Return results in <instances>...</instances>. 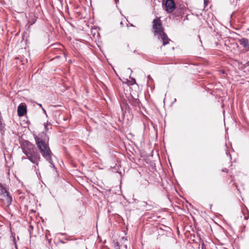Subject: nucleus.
Returning <instances> with one entry per match:
<instances>
[{
  "label": "nucleus",
  "mask_w": 249,
  "mask_h": 249,
  "mask_svg": "<svg viewBox=\"0 0 249 249\" xmlns=\"http://www.w3.org/2000/svg\"><path fill=\"white\" fill-rule=\"evenodd\" d=\"M147 78H148V79H151V76H150V75H148V76H147Z\"/></svg>",
  "instance_id": "12"
},
{
  "label": "nucleus",
  "mask_w": 249,
  "mask_h": 249,
  "mask_svg": "<svg viewBox=\"0 0 249 249\" xmlns=\"http://www.w3.org/2000/svg\"><path fill=\"white\" fill-rule=\"evenodd\" d=\"M153 28L154 30L155 36H158L159 39L162 41L163 45L165 46L169 43V39L163 32L161 23L159 18H157L153 20Z\"/></svg>",
  "instance_id": "3"
},
{
  "label": "nucleus",
  "mask_w": 249,
  "mask_h": 249,
  "mask_svg": "<svg viewBox=\"0 0 249 249\" xmlns=\"http://www.w3.org/2000/svg\"><path fill=\"white\" fill-rule=\"evenodd\" d=\"M26 113V106L24 104H20L18 107V114L19 116H23Z\"/></svg>",
  "instance_id": "6"
},
{
  "label": "nucleus",
  "mask_w": 249,
  "mask_h": 249,
  "mask_svg": "<svg viewBox=\"0 0 249 249\" xmlns=\"http://www.w3.org/2000/svg\"><path fill=\"white\" fill-rule=\"evenodd\" d=\"M23 153L27 158L33 163L38 165L40 160L39 154L37 152L34 146L30 143H27V146L22 147Z\"/></svg>",
  "instance_id": "1"
},
{
  "label": "nucleus",
  "mask_w": 249,
  "mask_h": 249,
  "mask_svg": "<svg viewBox=\"0 0 249 249\" xmlns=\"http://www.w3.org/2000/svg\"><path fill=\"white\" fill-rule=\"evenodd\" d=\"M42 109H43L44 112H45V110L43 108H42Z\"/></svg>",
  "instance_id": "16"
},
{
  "label": "nucleus",
  "mask_w": 249,
  "mask_h": 249,
  "mask_svg": "<svg viewBox=\"0 0 249 249\" xmlns=\"http://www.w3.org/2000/svg\"><path fill=\"white\" fill-rule=\"evenodd\" d=\"M222 171L223 172H228V169H227L226 168H225V169H222Z\"/></svg>",
  "instance_id": "10"
},
{
  "label": "nucleus",
  "mask_w": 249,
  "mask_h": 249,
  "mask_svg": "<svg viewBox=\"0 0 249 249\" xmlns=\"http://www.w3.org/2000/svg\"><path fill=\"white\" fill-rule=\"evenodd\" d=\"M132 83L131 84V85H133L135 83H136V81H135V79L134 78H132Z\"/></svg>",
  "instance_id": "9"
},
{
  "label": "nucleus",
  "mask_w": 249,
  "mask_h": 249,
  "mask_svg": "<svg viewBox=\"0 0 249 249\" xmlns=\"http://www.w3.org/2000/svg\"><path fill=\"white\" fill-rule=\"evenodd\" d=\"M35 170H36L37 171V170H38V169L36 168V166H35Z\"/></svg>",
  "instance_id": "13"
},
{
  "label": "nucleus",
  "mask_w": 249,
  "mask_h": 249,
  "mask_svg": "<svg viewBox=\"0 0 249 249\" xmlns=\"http://www.w3.org/2000/svg\"><path fill=\"white\" fill-rule=\"evenodd\" d=\"M239 42L242 45L246 51L249 50V42L248 39L242 38L239 40Z\"/></svg>",
  "instance_id": "7"
},
{
  "label": "nucleus",
  "mask_w": 249,
  "mask_h": 249,
  "mask_svg": "<svg viewBox=\"0 0 249 249\" xmlns=\"http://www.w3.org/2000/svg\"><path fill=\"white\" fill-rule=\"evenodd\" d=\"M8 193L6 188L4 187L0 183V196L4 195Z\"/></svg>",
  "instance_id": "8"
},
{
  "label": "nucleus",
  "mask_w": 249,
  "mask_h": 249,
  "mask_svg": "<svg viewBox=\"0 0 249 249\" xmlns=\"http://www.w3.org/2000/svg\"><path fill=\"white\" fill-rule=\"evenodd\" d=\"M35 139L37 146L39 149L42 156L54 167V165L52 160V153L49 147L48 144L38 137H36Z\"/></svg>",
  "instance_id": "2"
},
{
  "label": "nucleus",
  "mask_w": 249,
  "mask_h": 249,
  "mask_svg": "<svg viewBox=\"0 0 249 249\" xmlns=\"http://www.w3.org/2000/svg\"><path fill=\"white\" fill-rule=\"evenodd\" d=\"M39 106L41 107H42H42L41 104H39Z\"/></svg>",
  "instance_id": "14"
},
{
  "label": "nucleus",
  "mask_w": 249,
  "mask_h": 249,
  "mask_svg": "<svg viewBox=\"0 0 249 249\" xmlns=\"http://www.w3.org/2000/svg\"><path fill=\"white\" fill-rule=\"evenodd\" d=\"M0 198L2 202L6 206H9L11 204L12 201V197L8 193L5 194L3 196H0Z\"/></svg>",
  "instance_id": "5"
},
{
  "label": "nucleus",
  "mask_w": 249,
  "mask_h": 249,
  "mask_svg": "<svg viewBox=\"0 0 249 249\" xmlns=\"http://www.w3.org/2000/svg\"><path fill=\"white\" fill-rule=\"evenodd\" d=\"M120 24H121V25H122V24H123L122 22H121Z\"/></svg>",
  "instance_id": "17"
},
{
  "label": "nucleus",
  "mask_w": 249,
  "mask_h": 249,
  "mask_svg": "<svg viewBox=\"0 0 249 249\" xmlns=\"http://www.w3.org/2000/svg\"><path fill=\"white\" fill-rule=\"evenodd\" d=\"M201 248H202V249H205V245H204V244H202Z\"/></svg>",
  "instance_id": "11"
},
{
  "label": "nucleus",
  "mask_w": 249,
  "mask_h": 249,
  "mask_svg": "<svg viewBox=\"0 0 249 249\" xmlns=\"http://www.w3.org/2000/svg\"><path fill=\"white\" fill-rule=\"evenodd\" d=\"M176 5L174 0H166L165 3V10L168 13L172 12Z\"/></svg>",
  "instance_id": "4"
},
{
  "label": "nucleus",
  "mask_w": 249,
  "mask_h": 249,
  "mask_svg": "<svg viewBox=\"0 0 249 249\" xmlns=\"http://www.w3.org/2000/svg\"><path fill=\"white\" fill-rule=\"evenodd\" d=\"M118 1V0H116L115 2L117 3V2Z\"/></svg>",
  "instance_id": "15"
}]
</instances>
